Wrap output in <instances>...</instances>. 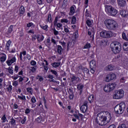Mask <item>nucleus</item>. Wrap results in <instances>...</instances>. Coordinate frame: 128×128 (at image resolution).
<instances>
[{
  "label": "nucleus",
  "instance_id": "5701e85b",
  "mask_svg": "<svg viewBox=\"0 0 128 128\" xmlns=\"http://www.w3.org/2000/svg\"><path fill=\"white\" fill-rule=\"evenodd\" d=\"M27 54V52L26 50L22 51V52H20V54H19V58H20V60H22V55L24 56H26Z\"/></svg>",
  "mask_w": 128,
  "mask_h": 128
},
{
  "label": "nucleus",
  "instance_id": "cd10ccee",
  "mask_svg": "<svg viewBox=\"0 0 128 128\" xmlns=\"http://www.w3.org/2000/svg\"><path fill=\"white\" fill-rule=\"evenodd\" d=\"M122 48L124 51H128V42H124V43Z\"/></svg>",
  "mask_w": 128,
  "mask_h": 128
},
{
  "label": "nucleus",
  "instance_id": "864d4df0",
  "mask_svg": "<svg viewBox=\"0 0 128 128\" xmlns=\"http://www.w3.org/2000/svg\"><path fill=\"white\" fill-rule=\"evenodd\" d=\"M27 120L26 117H24L21 121H20V124H24L26 121Z\"/></svg>",
  "mask_w": 128,
  "mask_h": 128
},
{
  "label": "nucleus",
  "instance_id": "6e6d98bb",
  "mask_svg": "<svg viewBox=\"0 0 128 128\" xmlns=\"http://www.w3.org/2000/svg\"><path fill=\"white\" fill-rule=\"evenodd\" d=\"M30 110L29 108H26L25 110L24 113L26 114H30Z\"/></svg>",
  "mask_w": 128,
  "mask_h": 128
},
{
  "label": "nucleus",
  "instance_id": "423d86ee",
  "mask_svg": "<svg viewBox=\"0 0 128 128\" xmlns=\"http://www.w3.org/2000/svg\"><path fill=\"white\" fill-rule=\"evenodd\" d=\"M124 92L123 90H120L115 92V94L113 95V98L114 100H120L124 96Z\"/></svg>",
  "mask_w": 128,
  "mask_h": 128
},
{
  "label": "nucleus",
  "instance_id": "2f4dec72",
  "mask_svg": "<svg viewBox=\"0 0 128 128\" xmlns=\"http://www.w3.org/2000/svg\"><path fill=\"white\" fill-rule=\"evenodd\" d=\"M26 27L28 28H30L32 27V28H35V24L32 22H30L26 24Z\"/></svg>",
  "mask_w": 128,
  "mask_h": 128
},
{
  "label": "nucleus",
  "instance_id": "58836bf2",
  "mask_svg": "<svg viewBox=\"0 0 128 128\" xmlns=\"http://www.w3.org/2000/svg\"><path fill=\"white\" fill-rule=\"evenodd\" d=\"M2 123H5L8 122L7 118L5 114H3L2 118Z\"/></svg>",
  "mask_w": 128,
  "mask_h": 128
},
{
  "label": "nucleus",
  "instance_id": "5fc2aeb1",
  "mask_svg": "<svg viewBox=\"0 0 128 128\" xmlns=\"http://www.w3.org/2000/svg\"><path fill=\"white\" fill-rule=\"evenodd\" d=\"M30 65L32 66H35L36 65L37 62H36L35 60H31V61H30Z\"/></svg>",
  "mask_w": 128,
  "mask_h": 128
},
{
  "label": "nucleus",
  "instance_id": "6ab92c4d",
  "mask_svg": "<svg viewBox=\"0 0 128 128\" xmlns=\"http://www.w3.org/2000/svg\"><path fill=\"white\" fill-rule=\"evenodd\" d=\"M76 8V6L75 5H74L70 8V11L69 12V15L70 16H74V14H75L76 11H75V8Z\"/></svg>",
  "mask_w": 128,
  "mask_h": 128
},
{
  "label": "nucleus",
  "instance_id": "412c9836",
  "mask_svg": "<svg viewBox=\"0 0 128 128\" xmlns=\"http://www.w3.org/2000/svg\"><path fill=\"white\" fill-rule=\"evenodd\" d=\"M104 90L105 92H111L109 83L104 85Z\"/></svg>",
  "mask_w": 128,
  "mask_h": 128
},
{
  "label": "nucleus",
  "instance_id": "a19ab883",
  "mask_svg": "<svg viewBox=\"0 0 128 128\" xmlns=\"http://www.w3.org/2000/svg\"><path fill=\"white\" fill-rule=\"evenodd\" d=\"M52 44V42H50V38H48L46 39V46H50Z\"/></svg>",
  "mask_w": 128,
  "mask_h": 128
},
{
  "label": "nucleus",
  "instance_id": "9d476101",
  "mask_svg": "<svg viewBox=\"0 0 128 128\" xmlns=\"http://www.w3.org/2000/svg\"><path fill=\"white\" fill-rule=\"evenodd\" d=\"M16 62V56H14L13 58L12 57H8V59H7V61H6V64L8 66H11L12 64Z\"/></svg>",
  "mask_w": 128,
  "mask_h": 128
},
{
  "label": "nucleus",
  "instance_id": "f03ea898",
  "mask_svg": "<svg viewBox=\"0 0 128 128\" xmlns=\"http://www.w3.org/2000/svg\"><path fill=\"white\" fill-rule=\"evenodd\" d=\"M110 48L112 52L114 54H120L122 51V46L118 42H114L110 44Z\"/></svg>",
  "mask_w": 128,
  "mask_h": 128
},
{
  "label": "nucleus",
  "instance_id": "79ce46f5",
  "mask_svg": "<svg viewBox=\"0 0 128 128\" xmlns=\"http://www.w3.org/2000/svg\"><path fill=\"white\" fill-rule=\"evenodd\" d=\"M86 24L87 26H88V28H91L92 24V22L90 20H87L86 22Z\"/></svg>",
  "mask_w": 128,
  "mask_h": 128
},
{
  "label": "nucleus",
  "instance_id": "f3484780",
  "mask_svg": "<svg viewBox=\"0 0 128 128\" xmlns=\"http://www.w3.org/2000/svg\"><path fill=\"white\" fill-rule=\"evenodd\" d=\"M78 114H74V117L76 119H77L78 120H80V118L81 120H82V118H83L84 117V116L82 114L80 113V112H78Z\"/></svg>",
  "mask_w": 128,
  "mask_h": 128
},
{
  "label": "nucleus",
  "instance_id": "3c124183",
  "mask_svg": "<svg viewBox=\"0 0 128 128\" xmlns=\"http://www.w3.org/2000/svg\"><path fill=\"white\" fill-rule=\"evenodd\" d=\"M19 69H20V67H18V66H15L14 69V72L16 74H17L18 72Z\"/></svg>",
  "mask_w": 128,
  "mask_h": 128
},
{
  "label": "nucleus",
  "instance_id": "49530a36",
  "mask_svg": "<svg viewBox=\"0 0 128 128\" xmlns=\"http://www.w3.org/2000/svg\"><path fill=\"white\" fill-rule=\"evenodd\" d=\"M13 28H14L13 25H11L10 26L9 28H8V34H12V32L13 31Z\"/></svg>",
  "mask_w": 128,
  "mask_h": 128
},
{
  "label": "nucleus",
  "instance_id": "ddd939ff",
  "mask_svg": "<svg viewBox=\"0 0 128 128\" xmlns=\"http://www.w3.org/2000/svg\"><path fill=\"white\" fill-rule=\"evenodd\" d=\"M118 6L120 8H124L127 4L126 0H117Z\"/></svg>",
  "mask_w": 128,
  "mask_h": 128
},
{
  "label": "nucleus",
  "instance_id": "4d7b16f0",
  "mask_svg": "<svg viewBox=\"0 0 128 128\" xmlns=\"http://www.w3.org/2000/svg\"><path fill=\"white\" fill-rule=\"evenodd\" d=\"M101 42L102 44V45L106 46L108 44V40H102Z\"/></svg>",
  "mask_w": 128,
  "mask_h": 128
},
{
  "label": "nucleus",
  "instance_id": "ea45409f",
  "mask_svg": "<svg viewBox=\"0 0 128 128\" xmlns=\"http://www.w3.org/2000/svg\"><path fill=\"white\" fill-rule=\"evenodd\" d=\"M122 38L126 41H128V38L127 37L126 34L124 32L122 33Z\"/></svg>",
  "mask_w": 128,
  "mask_h": 128
},
{
  "label": "nucleus",
  "instance_id": "c756f323",
  "mask_svg": "<svg viewBox=\"0 0 128 128\" xmlns=\"http://www.w3.org/2000/svg\"><path fill=\"white\" fill-rule=\"evenodd\" d=\"M110 84V91L113 90L116 86V84L115 83H109Z\"/></svg>",
  "mask_w": 128,
  "mask_h": 128
},
{
  "label": "nucleus",
  "instance_id": "aec40b11",
  "mask_svg": "<svg viewBox=\"0 0 128 128\" xmlns=\"http://www.w3.org/2000/svg\"><path fill=\"white\" fill-rule=\"evenodd\" d=\"M44 40V36L43 34L37 35V40L38 43H40Z\"/></svg>",
  "mask_w": 128,
  "mask_h": 128
},
{
  "label": "nucleus",
  "instance_id": "de8ad7c7",
  "mask_svg": "<svg viewBox=\"0 0 128 128\" xmlns=\"http://www.w3.org/2000/svg\"><path fill=\"white\" fill-rule=\"evenodd\" d=\"M26 90L27 92H28V94H32L33 90L32 88H26Z\"/></svg>",
  "mask_w": 128,
  "mask_h": 128
},
{
  "label": "nucleus",
  "instance_id": "4be33fe9",
  "mask_svg": "<svg viewBox=\"0 0 128 128\" xmlns=\"http://www.w3.org/2000/svg\"><path fill=\"white\" fill-rule=\"evenodd\" d=\"M84 88V84L80 85V84H78L77 86V89L80 91V95L82 93Z\"/></svg>",
  "mask_w": 128,
  "mask_h": 128
},
{
  "label": "nucleus",
  "instance_id": "338daca9",
  "mask_svg": "<svg viewBox=\"0 0 128 128\" xmlns=\"http://www.w3.org/2000/svg\"><path fill=\"white\" fill-rule=\"evenodd\" d=\"M107 128H116V126L114 124L110 125Z\"/></svg>",
  "mask_w": 128,
  "mask_h": 128
},
{
  "label": "nucleus",
  "instance_id": "a18cd8bd",
  "mask_svg": "<svg viewBox=\"0 0 128 128\" xmlns=\"http://www.w3.org/2000/svg\"><path fill=\"white\" fill-rule=\"evenodd\" d=\"M8 72H9V74H11V75L14 74V70H13L12 67L8 68Z\"/></svg>",
  "mask_w": 128,
  "mask_h": 128
},
{
  "label": "nucleus",
  "instance_id": "13d9d810",
  "mask_svg": "<svg viewBox=\"0 0 128 128\" xmlns=\"http://www.w3.org/2000/svg\"><path fill=\"white\" fill-rule=\"evenodd\" d=\"M19 77H20V76L14 74V76H12V78L14 80H16Z\"/></svg>",
  "mask_w": 128,
  "mask_h": 128
},
{
  "label": "nucleus",
  "instance_id": "f257e3e1",
  "mask_svg": "<svg viewBox=\"0 0 128 128\" xmlns=\"http://www.w3.org/2000/svg\"><path fill=\"white\" fill-rule=\"evenodd\" d=\"M104 24L106 28L110 30H116L118 28L117 22L112 19L105 20L104 21Z\"/></svg>",
  "mask_w": 128,
  "mask_h": 128
},
{
  "label": "nucleus",
  "instance_id": "f8f14e48",
  "mask_svg": "<svg viewBox=\"0 0 128 128\" xmlns=\"http://www.w3.org/2000/svg\"><path fill=\"white\" fill-rule=\"evenodd\" d=\"M88 108V102H84V104H82L80 107V110L82 113L84 114L86 112Z\"/></svg>",
  "mask_w": 128,
  "mask_h": 128
},
{
  "label": "nucleus",
  "instance_id": "a211bd4d",
  "mask_svg": "<svg viewBox=\"0 0 128 128\" xmlns=\"http://www.w3.org/2000/svg\"><path fill=\"white\" fill-rule=\"evenodd\" d=\"M12 44V42L10 40H7V42H6V44L5 45V50H6L10 51Z\"/></svg>",
  "mask_w": 128,
  "mask_h": 128
},
{
  "label": "nucleus",
  "instance_id": "6e6552de",
  "mask_svg": "<svg viewBox=\"0 0 128 128\" xmlns=\"http://www.w3.org/2000/svg\"><path fill=\"white\" fill-rule=\"evenodd\" d=\"M70 78H71V82L73 86H76L80 81V78L76 74H70Z\"/></svg>",
  "mask_w": 128,
  "mask_h": 128
},
{
  "label": "nucleus",
  "instance_id": "680f3d73",
  "mask_svg": "<svg viewBox=\"0 0 128 128\" xmlns=\"http://www.w3.org/2000/svg\"><path fill=\"white\" fill-rule=\"evenodd\" d=\"M51 42L54 44H56V40L53 37L51 38Z\"/></svg>",
  "mask_w": 128,
  "mask_h": 128
},
{
  "label": "nucleus",
  "instance_id": "4c0bfd02",
  "mask_svg": "<svg viewBox=\"0 0 128 128\" xmlns=\"http://www.w3.org/2000/svg\"><path fill=\"white\" fill-rule=\"evenodd\" d=\"M42 116H40L36 118L35 121L38 123L40 124L42 122Z\"/></svg>",
  "mask_w": 128,
  "mask_h": 128
},
{
  "label": "nucleus",
  "instance_id": "2eb2a0df",
  "mask_svg": "<svg viewBox=\"0 0 128 128\" xmlns=\"http://www.w3.org/2000/svg\"><path fill=\"white\" fill-rule=\"evenodd\" d=\"M120 14L123 18H126L128 16V12L124 9L120 10Z\"/></svg>",
  "mask_w": 128,
  "mask_h": 128
},
{
  "label": "nucleus",
  "instance_id": "603ef678",
  "mask_svg": "<svg viewBox=\"0 0 128 128\" xmlns=\"http://www.w3.org/2000/svg\"><path fill=\"white\" fill-rule=\"evenodd\" d=\"M36 79H39V81L40 82L44 80V78L41 76H37Z\"/></svg>",
  "mask_w": 128,
  "mask_h": 128
},
{
  "label": "nucleus",
  "instance_id": "39448f33",
  "mask_svg": "<svg viewBox=\"0 0 128 128\" xmlns=\"http://www.w3.org/2000/svg\"><path fill=\"white\" fill-rule=\"evenodd\" d=\"M106 12L108 16H116L118 12V10L112 6H106Z\"/></svg>",
  "mask_w": 128,
  "mask_h": 128
},
{
  "label": "nucleus",
  "instance_id": "bb28decb",
  "mask_svg": "<svg viewBox=\"0 0 128 128\" xmlns=\"http://www.w3.org/2000/svg\"><path fill=\"white\" fill-rule=\"evenodd\" d=\"M40 28H42V30L48 32V24H40Z\"/></svg>",
  "mask_w": 128,
  "mask_h": 128
},
{
  "label": "nucleus",
  "instance_id": "dca6fc26",
  "mask_svg": "<svg viewBox=\"0 0 128 128\" xmlns=\"http://www.w3.org/2000/svg\"><path fill=\"white\" fill-rule=\"evenodd\" d=\"M68 92L69 94L68 98L70 100H72L74 98V93L73 90L72 88H69L68 90Z\"/></svg>",
  "mask_w": 128,
  "mask_h": 128
},
{
  "label": "nucleus",
  "instance_id": "774afa93",
  "mask_svg": "<svg viewBox=\"0 0 128 128\" xmlns=\"http://www.w3.org/2000/svg\"><path fill=\"white\" fill-rule=\"evenodd\" d=\"M50 72H52V74L57 76L58 73H57L56 71L51 70Z\"/></svg>",
  "mask_w": 128,
  "mask_h": 128
},
{
  "label": "nucleus",
  "instance_id": "72a5a7b5",
  "mask_svg": "<svg viewBox=\"0 0 128 128\" xmlns=\"http://www.w3.org/2000/svg\"><path fill=\"white\" fill-rule=\"evenodd\" d=\"M92 48V45L90 42H87L84 46V49H88Z\"/></svg>",
  "mask_w": 128,
  "mask_h": 128
},
{
  "label": "nucleus",
  "instance_id": "e433bc0d",
  "mask_svg": "<svg viewBox=\"0 0 128 128\" xmlns=\"http://www.w3.org/2000/svg\"><path fill=\"white\" fill-rule=\"evenodd\" d=\"M20 96H18V98L19 100H26V96L23 95L22 93L20 94Z\"/></svg>",
  "mask_w": 128,
  "mask_h": 128
},
{
  "label": "nucleus",
  "instance_id": "b1692460",
  "mask_svg": "<svg viewBox=\"0 0 128 128\" xmlns=\"http://www.w3.org/2000/svg\"><path fill=\"white\" fill-rule=\"evenodd\" d=\"M90 68H96V62L94 60L90 61Z\"/></svg>",
  "mask_w": 128,
  "mask_h": 128
},
{
  "label": "nucleus",
  "instance_id": "0eeeda50",
  "mask_svg": "<svg viewBox=\"0 0 128 128\" xmlns=\"http://www.w3.org/2000/svg\"><path fill=\"white\" fill-rule=\"evenodd\" d=\"M112 32L102 30L100 32V37L104 38H109L112 36Z\"/></svg>",
  "mask_w": 128,
  "mask_h": 128
},
{
  "label": "nucleus",
  "instance_id": "8fccbe9b",
  "mask_svg": "<svg viewBox=\"0 0 128 128\" xmlns=\"http://www.w3.org/2000/svg\"><path fill=\"white\" fill-rule=\"evenodd\" d=\"M73 36H74V38L76 40V38H78V31H76L75 32H74Z\"/></svg>",
  "mask_w": 128,
  "mask_h": 128
},
{
  "label": "nucleus",
  "instance_id": "a878e982",
  "mask_svg": "<svg viewBox=\"0 0 128 128\" xmlns=\"http://www.w3.org/2000/svg\"><path fill=\"white\" fill-rule=\"evenodd\" d=\"M2 56L0 60L1 62H4L6 60V55L4 53H2Z\"/></svg>",
  "mask_w": 128,
  "mask_h": 128
},
{
  "label": "nucleus",
  "instance_id": "7c9ffc66",
  "mask_svg": "<svg viewBox=\"0 0 128 128\" xmlns=\"http://www.w3.org/2000/svg\"><path fill=\"white\" fill-rule=\"evenodd\" d=\"M16 120L14 118H10V124L12 126H14L16 125Z\"/></svg>",
  "mask_w": 128,
  "mask_h": 128
},
{
  "label": "nucleus",
  "instance_id": "4468645a",
  "mask_svg": "<svg viewBox=\"0 0 128 128\" xmlns=\"http://www.w3.org/2000/svg\"><path fill=\"white\" fill-rule=\"evenodd\" d=\"M25 12L26 9L24 8V6L22 5L19 8V16L20 17L22 16L25 14Z\"/></svg>",
  "mask_w": 128,
  "mask_h": 128
},
{
  "label": "nucleus",
  "instance_id": "1a4fd4ad",
  "mask_svg": "<svg viewBox=\"0 0 128 128\" xmlns=\"http://www.w3.org/2000/svg\"><path fill=\"white\" fill-rule=\"evenodd\" d=\"M116 78V75L114 73H110L106 75L104 78V81L108 82L110 81L114 80Z\"/></svg>",
  "mask_w": 128,
  "mask_h": 128
},
{
  "label": "nucleus",
  "instance_id": "c85d7f7f",
  "mask_svg": "<svg viewBox=\"0 0 128 128\" xmlns=\"http://www.w3.org/2000/svg\"><path fill=\"white\" fill-rule=\"evenodd\" d=\"M60 62H55L52 63L51 64V66L55 68H58L60 66Z\"/></svg>",
  "mask_w": 128,
  "mask_h": 128
},
{
  "label": "nucleus",
  "instance_id": "c03bdc74",
  "mask_svg": "<svg viewBox=\"0 0 128 128\" xmlns=\"http://www.w3.org/2000/svg\"><path fill=\"white\" fill-rule=\"evenodd\" d=\"M43 102H44V106L46 110H48V106H47V101H46V100L45 97H44Z\"/></svg>",
  "mask_w": 128,
  "mask_h": 128
},
{
  "label": "nucleus",
  "instance_id": "09e8293b",
  "mask_svg": "<svg viewBox=\"0 0 128 128\" xmlns=\"http://www.w3.org/2000/svg\"><path fill=\"white\" fill-rule=\"evenodd\" d=\"M12 86L11 84H10L9 85V86H8L7 88V92H12Z\"/></svg>",
  "mask_w": 128,
  "mask_h": 128
},
{
  "label": "nucleus",
  "instance_id": "c9c22d12",
  "mask_svg": "<svg viewBox=\"0 0 128 128\" xmlns=\"http://www.w3.org/2000/svg\"><path fill=\"white\" fill-rule=\"evenodd\" d=\"M76 15L72 16L71 23L72 24H75L76 23Z\"/></svg>",
  "mask_w": 128,
  "mask_h": 128
},
{
  "label": "nucleus",
  "instance_id": "9b49d317",
  "mask_svg": "<svg viewBox=\"0 0 128 128\" xmlns=\"http://www.w3.org/2000/svg\"><path fill=\"white\" fill-rule=\"evenodd\" d=\"M44 62L46 64H44V62H42L41 66H42V67L41 68H43L45 72H47L48 70V68H48V62L46 60H44Z\"/></svg>",
  "mask_w": 128,
  "mask_h": 128
},
{
  "label": "nucleus",
  "instance_id": "37998d69",
  "mask_svg": "<svg viewBox=\"0 0 128 128\" xmlns=\"http://www.w3.org/2000/svg\"><path fill=\"white\" fill-rule=\"evenodd\" d=\"M30 102L32 104H36L37 102V100L34 96L32 97Z\"/></svg>",
  "mask_w": 128,
  "mask_h": 128
},
{
  "label": "nucleus",
  "instance_id": "7ed1b4c3",
  "mask_svg": "<svg viewBox=\"0 0 128 128\" xmlns=\"http://www.w3.org/2000/svg\"><path fill=\"white\" fill-rule=\"evenodd\" d=\"M106 120L107 117L105 116H104L102 112H100L97 114V118H96V123L99 126H106L108 123Z\"/></svg>",
  "mask_w": 128,
  "mask_h": 128
},
{
  "label": "nucleus",
  "instance_id": "052dcab7",
  "mask_svg": "<svg viewBox=\"0 0 128 128\" xmlns=\"http://www.w3.org/2000/svg\"><path fill=\"white\" fill-rule=\"evenodd\" d=\"M68 21L66 18H62L61 20V23H68Z\"/></svg>",
  "mask_w": 128,
  "mask_h": 128
},
{
  "label": "nucleus",
  "instance_id": "f704fd0d",
  "mask_svg": "<svg viewBox=\"0 0 128 128\" xmlns=\"http://www.w3.org/2000/svg\"><path fill=\"white\" fill-rule=\"evenodd\" d=\"M107 68L109 71H112L115 69V67L114 65L110 64L107 66Z\"/></svg>",
  "mask_w": 128,
  "mask_h": 128
},
{
  "label": "nucleus",
  "instance_id": "0e129e2a",
  "mask_svg": "<svg viewBox=\"0 0 128 128\" xmlns=\"http://www.w3.org/2000/svg\"><path fill=\"white\" fill-rule=\"evenodd\" d=\"M12 85L14 86H18V81H14L12 83Z\"/></svg>",
  "mask_w": 128,
  "mask_h": 128
},
{
  "label": "nucleus",
  "instance_id": "bf43d9fd",
  "mask_svg": "<svg viewBox=\"0 0 128 128\" xmlns=\"http://www.w3.org/2000/svg\"><path fill=\"white\" fill-rule=\"evenodd\" d=\"M117 128H127L126 124H122L120 125Z\"/></svg>",
  "mask_w": 128,
  "mask_h": 128
},
{
  "label": "nucleus",
  "instance_id": "69168bd1",
  "mask_svg": "<svg viewBox=\"0 0 128 128\" xmlns=\"http://www.w3.org/2000/svg\"><path fill=\"white\" fill-rule=\"evenodd\" d=\"M54 34V36H58V32L56 30V28L53 29Z\"/></svg>",
  "mask_w": 128,
  "mask_h": 128
},
{
  "label": "nucleus",
  "instance_id": "e2e57ef3",
  "mask_svg": "<svg viewBox=\"0 0 128 128\" xmlns=\"http://www.w3.org/2000/svg\"><path fill=\"white\" fill-rule=\"evenodd\" d=\"M9 52L12 54H14L16 52V48H12V50L10 51H9Z\"/></svg>",
  "mask_w": 128,
  "mask_h": 128
},
{
  "label": "nucleus",
  "instance_id": "393cba45",
  "mask_svg": "<svg viewBox=\"0 0 128 128\" xmlns=\"http://www.w3.org/2000/svg\"><path fill=\"white\" fill-rule=\"evenodd\" d=\"M94 94H92L88 98V100L90 102V104H92L94 102Z\"/></svg>",
  "mask_w": 128,
  "mask_h": 128
},
{
  "label": "nucleus",
  "instance_id": "20e7f679",
  "mask_svg": "<svg viewBox=\"0 0 128 128\" xmlns=\"http://www.w3.org/2000/svg\"><path fill=\"white\" fill-rule=\"evenodd\" d=\"M126 108V103L122 102L115 106L114 108V112L115 114H122L125 110Z\"/></svg>",
  "mask_w": 128,
  "mask_h": 128
},
{
  "label": "nucleus",
  "instance_id": "473e14b6",
  "mask_svg": "<svg viewBox=\"0 0 128 128\" xmlns=\"http://www.w3.org/2000/svg\"><path fill=\"white\" fill-rule=\"evenodd\" d=\"M57 52L60 55L62 54V47L60 45H57Z\"/></svg>",
  "mask_w": 128,
  "mask_h": 128
}]
</instances>
